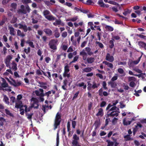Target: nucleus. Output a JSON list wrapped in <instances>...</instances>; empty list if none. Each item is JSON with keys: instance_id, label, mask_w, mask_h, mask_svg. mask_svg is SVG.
Masks as SVG:
<instances>
[{"instance_id": "obj_1", "label": "nucleus", "mask_w": 146, "mask_h": 146, "mask_svg": "<svg viewBox=\"0 0 146 146\" xmlns=\"http://www.w3.org/2000/svg\"><path fill=\"white\" fill-rule=\"evenodd\" d=\"M61 114L58 112L56 115L54 123L53 129L55 130L58 127H59L61 121Z\"/></svg>"}, {"instance_id": "obj_2", "label": "nucleus", "mask_w": 146, "mask_h": 146, "mask_svg": "<svg viewBox=\"0 0 146 146\" xmlns=\"http://www.w3.org/2000/svg\"><path fill=\"white\" fill-rule=\"evenodd\" d=\"M31 9L28 5L25 6L23 5L21 6L20 9L18 11V13L19 14H26L27 13H29Z\"/></svg>"}, {"instance_id": "obj_3", "label": "nucleus", "mask_w": 146, "mask_h": 146, "mask_svg": "<svg viewBox=\"0 0 146 146\" xmlns=\"http://www.w3.org/2000/svg\"><path fill=\"white\" fill-rule=\"evenodd\" d=\"M35 92L36 96H46L48 97H49L50 94H51V91H49L44 94V90L43 89L41 88H39V91L38 90H35Z\"/></svg>"}, {"instance_id": "obj_4", "label": "nucleus", "mask_w": 146, "mask_h": 146, "mask_svg": "<svg viewBox=\"0 0 146 146\" xmlns=\"http://www.w3.org/2000/svg\"><path fill=\"white\" fill-rule=\"evenodd\" d=\"M58 42V40L57 39H52L51 40L48 44L50 48L54 50L57 49V47L56 44Z\"/></svg>"}, {"instance_id": "obj_5", "label": "nucleus", "mask_w": 146, "mask_h": 146, "mask_svg": "<svg viewBox=\"0 0 146 146\" xmlns=\"http://www.w3.org/2000/svg\"><path fill=\"white\" fill-rule=\"evenodd\" d=\"M109 111H108L106 116V118H108L109 117H113L114 116L117 117L119 115V112L118 111H112L111 113H110Z\"/></svg>"}, {"instance_id": "obj_6", "label": "nucleus", "mask_w": 146, "mask_h": 146, "mask_svg": "<svg viewBox=\"0 0 146 146\" xmlns=\"http://www.w3.org/2000/svg\"><path fill=\"white\" fill-rule=\"evenodd\" d=\"M87 83L88 87L87 88L88 91L91 90L92 88L93 89H94L95 88H97L98 87V86L95 82H93V85L91 83L90 81L88 82Z\"/></svg>"}, {"instance_id": "obj_7", "label": "nucleus", "mask_w": 146, "mask_h": 146, "mask_svg": "<svg viewBox=\"0 0 146 146\" xmlns=\"http://www.w3.org/2000/svg\"><path fill=\"white\" fill-rule=\"evenodd\" d=\"M19 26V29H23L25 32H27V26L25 25H22L21 23H15L14 25V26L16 28L18 27V26Z\"/></svg>"}, {"instance_id": "obj_8", "label": "nucleus", "mask_w": 146, "mask_h": 146, "mask_svg": "<svg viewBox=\"0 0 146 146\" xmlns=\"http://www.w3.org/2000/svg\"><path fill=\"white\" fill-rule=\"evenodd\" d=\"M12 56L10 55H8L5 60V62L7 67L10 66V62L11 60L12 59Z\"/></svg>"}, {"instance_id": "obj_9", "label": "nucleus", "mask_w": 146, "mask_h": 146, "mask_svg": "<svg viewBox=\"0 0 146 146\" xmlns=\"http://www.w3.org/2000/svg\"><path fill=\"white\" fill-rule=\"evenodd\" d=\"M106 59L107 60L111 62H113L114 60L113 56H111L109 53L107 54L106 56Z\"/></svg>"}, {"instance_id": "obj_10", "label": "nucleus", "mask_w": 146, "mask_h": 146, "mask_svg": "<svg viewBox=\"0 0 146 146\" xmlns=\"http://www.w3.org/2000/svg\"><path fill=\"white\" fill-rule=\"evenodd\" d=\"M8 29L9 30V33L12 36H15L16 34V32L12 26L8 27Z\"/></svg>"}, {"instance_id": "obj_11", "label": "nucleus", "mask_w": 146, "mask_h": 146, "mask_svg": "<svg viewBox=\"0 0 146 146\" xmlns=\"http://www.w3.org/2000/svg\"><path fill=\"white\" fill-rule=\"evenodd\" d=\"M43 31L48 36H51L52 34V31L49 29H45L43 30Z\"/></svg>"}, {"instance_id": "obj_12", "label": "nucleus", "mask_w": 146, "mask_h": 146, "mask_svg": "<svg viewBox=\"0 0 146 146\" xmlns=\"http://www.w3.org/2000/svg\"><path fill=\"white\" fill-rule=\"evenodd\" d=\"M142 56V55H141L138 58L137 60L134 61L132 62H130L129 64V66H132L131 64L133 63L135 64H138L140 61V59Z\"/></svg>"}, {"instance_id": "obj_13", "label": "nucleus", "mask_w": 146, "mask_h": 146, "mask_svg": "<svg viewBox=\"0 0 146 146\" xmlns=\"http://www.w3.org/2000/svg\"><path fill=\"white\" fill-rule=\"evenodd\" d=\"M45 18L49 21H54L56 19V18L52 15H49L45 17Z\"/></svg>"}, {"instance_id": "obj_14", "label": "nucleus", "mask_w": 146, "mask_h": 146, "mask_svg": "<svg viewBox=\"0 0 146 146\" xmlns=\"http://www.w3.org/2000/svg\"><path fill=\"white\" fill-rule=\"evenodd\" d=\"M139 46L141 47L144 48L146 50V44L143 42H139L138 43Z\"/></svg>"}, {"instance_id": "obj_15", "label": "nucleus", "mask_w": 146, "mask_h": 146, "mask_svg": "<svg viewBox=\"0 0 146 146\" xmlns=\"http://www.w3.org/2000/svg\"><path fill=\"white\" fill-rule=\"evenodd\" d=\"M103 63L105 64L106 65H107L111 69H112L113 68V64L111 63L107 62L106 61H104L103 62Z\"/></svg>"}, {"instance_id": "obj_16", "label": "nucleus", "mask_w": 146, "mask_h": 146, "mask_svg": "<svg viewBox=\"0 0 146 146\" xmlns=\"http://www.w3.org/2000/svg\"><path fill=\"white\" fill-rule=\"evenodd\" d=\"M131 123V121H126V119L124 118L123 120V124L124 125L127 126L128 125H129Z\"/></svg>"}, {"instance_id": "obj_17", "label": "nucleus", "mask_w": 146, "mask_h": 146, "mask_svg": "<svg viewBox=\"0 0 146 146\" xmlns=\"http://www.w3.org/2000/svg\"><path fill=\"white\" fill-rule=\"evenodd\" d=\"M94 58L93 57L88 58L86 59V61L89 64H91L93 63L94 60Z\"/></svg>"}, {"instance_id": "obj_18", "label": "nucleus", "mask_w": 146, "mask_h": 146, "mask_svg": "<svg viewBox=\"0 0 146 146\" xmlns=\"http://www.w3.org/2000/svg\"><path fill=\"white\" fill-rule=\"evenodd\" d=\"M85 50L87 52L88 54L91 56L93 54V53L91 51V48L89 47H86L85 48Z\"/></svg>"}, {"instance_id": "obj_19", "label": "nucleus", "mask_w": 146, "mask_h": 146, "mask_svg": "<svg viewBox=\"0 0 146 146\" xmlns=\"http://www.w3.org/2000/svg\"><path fill=\"white\" fill-rule=\"evenodd\" d=\"M103 115V109L101 108H100L98 109V111L96 115V116H102Z\"/></svg>"}, {"instance_id": "obj_20", "label": "nucleus", "mask_w": 146, "mask_h": 146, "mask_svg": "<svg viewBox=\"0 0 146 146\" xmlns=\"http://www.w3.org/2000/svg\"><path fill=\"white\" fill-rule=\"evenodd\" d=\"M108 84L110 85L112 88H115L117 85L116 83L115 82L111 81L108 82Z\"/></svg>"}, {"instance_id": "obj_21", "label": "nucleus", "mask_w": 146, "mask_h": 146, "mask_svg": "<svg viewBox=\"0 0 146 146\" xmlns=\"http://www.w3.org/2000/svg\"><path fill=\"white\" fill-rule=\"evenodd\" d=\"M11 80L13 82H14V84H12V85L14 86L15 87H16L17 86H20L21 83L20 82H17V83H16V81L15 80H14L13 78L11 79Z\"/></svg>"}, {"instance_id": "obj_22", "label": "nucleus", "mask_w": 146, "mask_h": 146, "mask_svg": "<svg viewBox=\"0 0 146 146\" xmlns=\"http://www.w3.org/2000/svg\"><path fill=\"white\" fill-rule=\"evenodd\" d=\"M43 13L45 18V17L48 16L51 14L50 12L47 10H44L43 11Z\"/></svg>"}, {"instance_id": "obj_23", "label": "nucleus", "mask_w": 146, "mask_h": 146, "mask_svg": "<svg viewBox=\"0 0 146 146\" xmlns=\"http://www.w3.org/2000/svg\"><path fill=\"white\" fill-rule=\"evenodd\" d=\"M3 97V101L6 104H9V99L8 98L6 95H4Z\"/></svg>"}, {"instance_id": "obj_24", "label": "nucleus", "mask_w": 146, "mask_h": 146, "mask_svg": "<svg viewBox=\"0 0 146 146\" xmlns=\"http://www.w3.org/2000/svg\"><path fill=\"white\" fill-rule=\"evenodd\" d=\"M105 28L107 30L109 31H112L114 30L113 28L112 27L109 25L106 26Z\"/></svg>"}, {"instance_id": "obj_25", "label": "nucleus", "mask_w": 146, "mask_h": 146, "mask_svg": "<svg viewBox=\"0 0 146 146\" xmlns=\"http://www.w3.org/2000/svg\"><path fill=\"white\" fill-rule=\"evenodd\" d=\"M12 69L14 71H16L17 68V64L16 63L14 62H13L12 63Z\"/></svg>"}, {"instance_id": "obj_26", "label": "nucleus", "mask_w": 146, "mask_h": 146, "mask_svg": "<svg viewBox=\"0 0 146 146\" xmlns=\"http://www.w3.org/2000/svg\"><path fill=\"white\" fill-rule=\"evenodd\" d=\"M33 113L28 114L27 113H26V115L27 116V118L30 121H31V119L32 118V116L33 115Z\"/></svg>"}, {"instance_id": "obj_27", "label": "nucleus", "mask_w": 146, "mask_h": 146, "mask_svg": "<svg viewBox=\"0 0 146 146\" xmlns=\"http://www.w3.org/2000/svg\"><path fill=\"white\" fill-rule=\"evenodd\" d=\"M113 41L112 40H110L109 42V47L110 48H112L114 47V44Z\"/></svg>"}, {"instance_id": "obj_28", "label": "nucleus", "mask_w": 146, "mask_h": 146, "mask_svg": "<svg viewBox=\"0 0 146 146\" xmlns=\"http://www.w3.org/2000/svg\"><path fill=\"white\" fill-rule=\"evenodd\" d=\"M124 138L125 139V140L126 141H128L133 139L130 137V135H125L124 136Z\"/></svg>"}, {"instance_id": "obj_29", "label": "nucleus", "mask_w": 146, "mask_h": 146, "mask_svg": "<svg viewBox=\"0 0 146 146\" xmlns=\"http://www.w3.org/2000/svg\"><path fill=\"white\" fill-rule=\"evenodd\" d=\"M17 35L18 36L22 37H24L25 36V35L22 33L21 31L19 30H18L17 31Z\"/></svg>"}, {"instance_id": "obj_30", "label": "nucleus", "mask_w": 146, "mask_h": 146, "mask_svg": "<svg viewBox=\"0 0 146 146\" xmlns=\"http://www.w3.org/2000/svg\"><path fill=\"white\" fill-rule=\"evenodd\" d=\"M5 113L7 115L11 117H13V114L10 112L9 110L7 109H5Z\"/></svg>"}, {"instance_id": "obj_31", "label": "nucleus", "mask_w": 146, "mask_h": 146, "mask_svg": "<svg viewBox=\"0 0 146 146\" xmlns=\"http://www.w3.org/2000/svg\"><path fill=\"white\" fill-rule=\"evenodd\" d=\"M69 66L68 64H67L64 66V72H69Z\"/></svg>"}, {"instance_id": "obj_32", "label": "nucleus", "mask_w": 146, "mask_h": 146, "mask_svg": "<svg viewBox=\"0 0 146 146\" xmlns=\"http://www.w3.org/2000/svg\"><path fill=\"white\" fill-rule=\"evenodd\" d=\"M92 67L86 68L84 69L83 71L86 72H89L92 70Z\"/></svg>"}, {"instance_id": "obj_33", "label": "nucleus", "mask_w": 146, "mask_h": 146, "mask_svg": "<svg viewBox=\"0 0 146 146\" xmlns=\"http://www.w3.org/2000/svg\"><path fill=\"white\" fill-rule=\"evenodd\" d=\"M98 4L101 7H103L104 3L103 0H99L98 1Z\"/></svg>"}, {"instance_id": "obj_34", "label": "nucleus", "mask_w": 146, "mask_h": 146, "mask_svg": "<svg viewBox=\"0 0 146 146\" xmlns=\"http://www.w3.org/2000/svg\"><path fill=\"white\" fill-rule=\"evenodd\" d=\"M5 81L2 84L1 86L3 88H6L8 87L9 85L7 83L5 79Z\"/></svg>"}, {"instance_id": "obj_35", "label": "nucleus", "mask_w": 146, "mask_h": 146, "mask_svg": "<svg viewBox=\"0 0 146 146\" xmlns=\"http://www.w3.org/2000/svg\"><path fill=\"white\" fill-rule=\"evenodd\" d=\"M79 58L78 55L76 56L74 58L73 61L71 62L70 63V64H71L72 63L75 62L76 61H77Z\"/></svg>"}, {"instance_id": "obj_36", "label": "nucleus", "mask_w": 146, "mask_h": 146, "mask_svg": "<svg viewBox=\"0 0 146 146\" xmlns=\"http://www.w3.org/2000/svg\"><path fill=\"white\" fill-rule=\"evenodd\" d=\"M17 18L16 17H15V16H14L13 17V18H12V19L10 23L11 24L15 23L17 22Z\"/></svg>"}, {"instance_id": "obj_37", "label": "nucleus", "mask_w": 146, "mask_h": 146, "mask_svg": "<svg viewBox=\"0 0 146 146\" xmlns=\"http://www.w3.org/2000/svg\"><path fill=\"white\" fill-rule=\"evenodd\" d=\"M120 37L119 36H112L111 39L113 40H119L120 39Z\"/></svg>"}, {"instance_id": "obj_38", "label": "nucleus", "mask_w": 146, "mask_h": 146, "mask_svg": "<svg viewBox=\"0 0 146 146\" xmlns=\"http://www.w3.org/2000/svg\"><path fill=\"white\" fill-rule=\"evenodd\" d=\"M79 93H80V91H78L77 92H76V93L74 94V96L72 98V100H74L75 99H76Z\"/></svg>"}, {"instance_id": "obj_39", "label": "nucleus", "mask_w": 146, "mask_h": 146, "mask_svg": "<svg viewBox=\"0 0 146 146\" xmlns=\"http://www.w3.org/2000/svg\"><path fill=\"white\" fill-rule=\"evenodd\" d=\"M27 43H28L29 46L32 48H35V45L33 44V42L31 41H27Z\"/></svg>"}, {"instance_id": "obj_40", "label": "nucleus", "mask_w": 146, "mask_h": 146, "mask_svg": "<svg viewBox=\"0 0 146 146\" xmlns=\"http://www.w3.org/2000/svg\"><path fill=\"white\" fill-rule=\"evenodd\" d=\"M68 73L64 72L63 74V77L64 78H66V77L68 78H69L70 76V74Z\"/></svg>"}, {"instance_id": "obj_41", "label": "nucleus", "mask_w": 146, "mask_h": 146, "mask_svg": "<svg viewBox=\"0 0 146 146\" xmlns=\"http://www.w3.org/2000/svg\"><path fill=\"white\" fill-rule=\"evenodd\" d=\"M94 125L95 127V129H97L100 125V123L98 121H95Z\"/></svg>"}, {"instance_id": "obj_42", "label": "nucleus", "mask_w": 146, "mask_h": 146, "mask_svg": "<svg viewBox=\"0 0 146 146\" xmlns=\"http://www.w3.org/2000/svg\"><path fill=\"white\" fill-rule=\"evenodd\" d=\"M31 100L33 101L34 104H38V102L37 99L35 98H33L31 99Z\"/></svg>"}, {"instance_id": "obj_43", "label": "nucleus", "mask_w": 146, "mask_h": 146, "mask_svg": "<svg viewBox=\"0 0 146 146\" xmlns=\"http://www.w3.org/2000/svg\"><path fill=\"white\" fill-rule=\"evenodd\" d=\"M116 109H117V110H119V109L118 108H117V107L116 106H114L111 108L110 110H109L108 111H109V112H110L111 111H116Z\"/></svg>"}, {"instance_id": "obj_44", "label": "nucleus", "mask_w": 146, "mask_h": 146, "mask_svg": "<svg viewBox=\"0 0 146 146\" xmlns=\"http://www.w3.org/2000/svg\"><path fill=\"white\" fill-rule=\"evenodd\" d=\"M87 53L85 52L84 50V49L82 51L80 52V55L82 56H84L86 55H87Z\"/></svg>"}, {"instance_id": "obj_45", "label": "nucleus", "mask_w": 146, "mask_h": 146, "mask_svg": "<svg viewBox=\"0 0 146 146\" xmlns=\"http://www.w3.org/2000/svg\"><path fill=\"white\" fill-rule=\"evenodd\" d=\"M22 1L24 4H27L32 3L31 0H22Z\"/></svg>"}, {"instance_id": "obj_46", "label": "nucleus", "mask_w": 146, "mask_h": 146, "mask_svg": "<svg viewBox=\"0 0 146 146\" xmlns=\"http://www.w3.org/2000/svg\"><path fill=\"white\" fill-rule=\"evenodd\" d=\"M111 9L112 11L115 13H116L118 12V10L117 8V7H112Z\"/></svg>"}, {"instance_id": "obj_47", "label": "nucleus", "mask_w": 146, "mask_h": 146, "mask_svg": "<svg viewBox=\"0 0 146 146\" xmlns=\"http://www.w3.org/2000/svg\"><path fill=\"white\" fill-rule=\"evenodd\" d=\"M108 3L115 5H118V3L113 1H108Z\"/></svg>"}, {"instance_id": "obj_48", "label": "nucleus", "mask_w": 146, "mask_h": 146, "mask_svg": "<svg viewBox=\"0 0 146 146\" xmlns=\"http://www.w3.org/2000/svg\"><path fill=\"white\" fill-rule=\"evenodd\" d=\"M54 36L56 38L59 37L60 36V34L59 32L58 31H56L55 32L54 34Z\"/></svg>"}, {"instance_id": "obj_49", "label": "nucleus", "mask_w": 146, "mask_h": 146, "mask_svg": "<svg viewBox=\"0 0 146 146\" xmlns=\"http://www.w3.org/2000/svg\"><path fill=\"white\" fill-rule=\"evenodd\" d=\"M96 43L98 44V45L100 48H102L104 47V45L102 43L96 41Z\"/></svg>"}, {"instance_id": "obj_50", "label": "nucleus", "mask_w": 146, "mask_h": 146, "mask_svg": "<svg viewBox=\"0 0 146 146\" xmlns=\"http://www.w3.org/2000/svg\"><path fill=\"white\" fill-rule=\"evenodd\" d=\"M76 125V122L75 121H72V126L73 129H75Z\"/></svg>"}, {"instance_id": "obj_51", "label": "nucleus", "mask_w": 146, "mask_h": 146, "mask_svg": "<svg viewBox=\"0 0 146 146\" xmlns=\"http://www.w3.org/2000/svg\"><path fill=\"white\" fill-rule=\"evenodd\" d=\"M131 13V11L129 9H127V11H124L123 13V14L125 16H126L127 15L128 13Z\"/></svg>"}, {"instance_id": "obj_52", "label": "nucleus", "mask_w": 146, "mask_h": 146, "mask_svg": "<svg viewBox=\"0 0 146 146\" xmlns=\"http://www.w3.org/2000/svg\"><path fill=\"white\" fill-rule=\"evenodd\" d=\"M108 142L107 146H112L114 144V143L112 141H110L107 140Z\"/></svg>"}, {"instance_id": "obj_53", "label": "nucleus", "mask_w": 146, "mask_h": 146, "mask_svg": "<svg viewBox=\"0 0 146 146\" xmlns=\"http://www.w3.org/2000/svg\"><path fill=\"white\" fill-rule=\"evenodd\" d=\"M136 80L135 78L133 77H128V80L129 81H135Z\"/></svg>"}, {"instance_id": "obj_54", "label": "nucleus", "mask_w": 146, "mask_h": 146, "mask_svg": "<svg viewBox=\"0 0 146 146\" xmlns=\"http://www.w3.org/2000/svg\"><path fill=\"white\" fill-rule=\"evenodd\" d=\"M118 120V119L114 117L112 120V122L113 124H115L117 122V121Z\"/></svg>"}, {"instance_id": "obj_55", "label": "nucleus", "mask_w": 146, "mask_h": 146, "mask_svg": "<svg viewBox=\"0 0 146 146\" xmlns=\"http://www.w3.org/2000/svg\"><path fill=\"white\" fill-rule=\"evenodd\" d=\"M110 121V119L108 117L106 118L105 120V126H107V125H108L109 122Z\"/></svg>"}, {"instance_id": "obj_56", "label": "nucleus", "mask_w": 146, "mask_h": 146, "mask_svg": "<svg viewBox=\"0 0 146 146\" xmlns=\"http://www.w3.org/2000/svg\"><path fill=\"white\" fill-rule=\"evenodd\" d=\"M118 72L120 74H122L124 71L121 68H119L117 70Z\"/></svg>"}, {"instance_id": "obj_57", "label": "nucleus", "mask_w": 146, "mask_h": 146, "mask_svg": "<svg viewBox=\"0 0 146 146\" xmlns=\"http://www.w3.org/2000/svg\"><path fill=\"white\" fill-rule=\"evenodd\" d=\"M106 103L105 101L102 102L100 105V106L101 107H103L106 106Z\"/></svg>"}, {"instance_id": "obj_58", "label": "nucleus", "mask_w": 146, "mask_h": 146, "mask_svg": "<svg viewBox=\"0 0 146 146\" xmlns=\"http://www.w3.org/2000/svg\"><path fill=\"white\" fill-rule=\"evenodd\" d=\"M129 85L130 87H133L135 86V84L133 81H131L130 82Z\"/></svg>"}, {"instance_id": "obj_59", "label": "nucleus", "mask_w": 146, "mask_h": 146, "mask_svg": "<svg viewBox=\"0 0 146 146\" xmlns=\"http://www.w3.org/2000/svg\"><path fill=\"white\" fill-rule=\"evenodd\" d=\"M11 6L14 9H16L17 7V4L15 3H13L11 4Z\"/></svg>"}, {"instance_id": "obj_60", "label": "nucleus", "mask_w": 146, "mask_h": 146, "mask_svg": "<svg viewBox=\"0 0 146 146\" xmlns=\"http://www.w3.org/2000/svg\"><path fill=\"white\" fill-rule=\"evenodd\" d=\"M67 35V33L66 31L63 32L62 34V36L64 38L66 37Z\"/></svg>"}, {"instance_id": "obj_61", "label": "nucleus", "mask_w": 146, "mask_h": 146, "mask_svg": "<svg viewBox=\"0 0 146 146\" xmlns=\"http://www.w3.org/2000/svg\"><path fill=\"white\" fill-rule=\"evenodd\" d=\"M106 83L105 81L103 82L102 86L103 88L105 90L107 89V88L106 87Z\"/></svg>"}, {"instance_id": "obj_62", "label": "nucleus", "mask_w": 146, "mask_h": 146, "mask_svg": "<svg viewBox=\"0 0 146 146\" xmlns=\"http://www.w3.org/2000/svg\"><path fill=\"white\" fill-rule=\"evenodd\" d=\"M103 89L102 88H101L99 90V95L101 96H103Z\"/></svg>"}, {"instance_id": "obj_63", "label": "nucleus", "mask_w": 146, "mask_h": 146, "mask_svg": "<svg viewBox=\"0 0 146 146\" xmlns=\"http://www.w3.org/2000/svg\"><path fill=\"white\" fill-rule=\"evenodd\" d=\"M45 4L48 6H49L51 5H52V4L50 3V1H45L44 2Z\"/></svg>"}, {"instance_id": "obj_64", "label": "nucleus", "mask_w": 146, "mask_h": 146, "mask_svg": "<svg viewBox=\"0 0 146 146\" xmlns=\"http://www.w3.org/2000/svg\"><path fill=\"white\" fill-rule=\"evenodd\" d=\"M78 19V16H76L70 19V20L74 22L76 21Z\"/></svg>"}]
</instances>
